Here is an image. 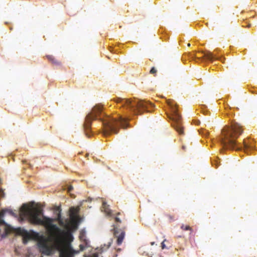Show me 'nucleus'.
Returning <instances> with one entry per match:
<instances>
[{
	"label": "nucleus",
	"instance_id": "1",
	"mask_svg": "<svg viewBox=\"0 0 257 257\" xmlns=\"http://www.w3.org/2000/svg\"><path fill=\"white\" fill-rule=\"evenodd\" d=\"M21 216L28 218L30 222L33 224L44 226L53 235L56 242L62 244L66 238L72 237L69 231H64L59 228L53 223L55 219L43 215V210L40 208H30L24 204L22 207Z\"/></svg>",
	"mask_w": 257,
	"mask_h": 257
},
{
	"label": "nucleus",
	"instance_id": "2",
	"mask_svg": "<svg viewBox=\"0 0 257 257\" xmlns=\"http://www.w3.org/2000/svg\"><path fill=\"white\" fill-rule=\"evenodd\" d=\"M96 119H100L102 122L104 135H108L113 133L117 134L119 126L126 127L127 118L119 116L117 118H114L105 115L102 112V106L97 104L94 106L85 118L84 128L86 136L90 137L88 131L90 128L92 121Z\"/></svg>",
	"mask_w": 257,
	"mask_h": 257
},
{
	"label": "nucleus",
	"instance_id": "3",
	"mask_svg": "<svg viewBox=\"0 0 257 257\" xmlns=\"http://www.w3.org/2000/svg\"><path fill=\"white\" fill-rule=\"evenodd\" d=\"M242 126L237 123H234L230 126H226L222 131L220 142L223 147L230 149H244L247 152L254 147L253 141L244 139L242 144H238L236 140L242 133Z\"/></svg>",
	"mask_w": 257,
	"mask_h": 257
},
{
	"label": "nucleus",
	"instance_id": "4",
	"mask_svg": "<svg viewBox=\"0 0 257 257\" xmlns=\"http://www.w3.org/2000/svg\"><path fill=\"white\" fill-rule=\"evenodd\" d=\"M17 232L23 236V243L26 244L30 239L35 240L37 241L38 247L42 254L49 255L52 253L53 247L49 244L48 238L43 234L33 230L28 232L20 228L17 229Z\"/></svg>",
	"mask_w": 257,
	"mask_h": 257
},
{
	"label": "nucleus",
	"instance_id": "5",
	"mask_svg": "<svg viewBox=\"0 0 257 257\" xmlns=\"http://www.w3.org/2000/svg\"><path fill=\"white\" fill-rule=\"evenodd\" d=\"M119 107H122L130 111L138 114L141 109L147 110L149 107H153L154 105L149 101L139 100L138 99H124L117 98L115 99Z\"/></svg>",
	"mask_w": 257,
	"mask_h": 257
},
{
	"label": "nucleus",
	"instance_id": "6",
	"mask_svg": "<svg viewBox=\"0 0 257 257\" xmlns=\"http://www.w3.org/2000/svg\"><path fill=\"white\" fill-rule=\"evenodd\" d=\"M79 252V250H75L73 249L70 244H67L59 250V257H73L75 254Z\"/></svg>",
	"mask_w": 257,
	"mask_h": 257
},
{
	"label": "nucleus",
	"instance_id": "7",
	"mask_svg": "<svg viewBox=\"0 0 257 257\" xmlns=\"http://www.w3.org/2000/svg\"><path fill=\"white\" fill-rule=\"evenodd\" d=\"M172 119L175 123L174 124V128L175 130L179 133V134H183V130L181 124V116L175 108L173 110Z\"/></svg>",
	"mask_w": 257,
	"mask_h": 257
},
{
	"label": "nucleus",
	"instance_id": "8",
	"mask_svg": "<svg viewBox=\"0 0 257 257\" xmlns=\"http://www.w3.org/2000/svg\"><path fill=\"white\" fill-rule=\"evenodd\" d=\"M114 235L117 238L116 243L117 245H120L124 239L125 232L123 230H118L116 228H114Z\"/></svg>",
	"mask_w": 257,
	"mask_h": 257
},
{
	"label": "nucleus",
	"instance_id": "9",
	"mask_svg": "<svg viewBox=\"0 0 257 257\" xmlns=\"http://www.w3.org/2000/svg\"><path fill=\"white\" fill-rule=\"evenodd\" d=\"M46 57L53 65L59 66L61 64V62L57 60L53 55H48Z\"/></svg>",
	"mask_w": 257,
	"mask_h": 257
},
{
	"label": "nucleus",
	"instance_id": "10",
	"mask_svg": "<svg viewBox=\"0 0 257 257\" xmlns=\"http://www.w3.org/2000/svg\"><path fill=\"white\" fill-rule=\"evenodd\" d=\"M56 211H58V212L57 213V217L55 219V220H57L59 222V223L60 225H61V226L64 225V223L63 219L61 218L60 208L59 207H57Z\"/></svg>",
	"mask_w": 257,
	"mask_h": 257
},
{
	"label": "nucleus",
	"instance_id": "11",
	"mask_svg": "<svg viewBox=\"0 0 257 257\" xmlns=\"http://www.w3.org/2000/svg\"><path fill=\"white\" fill-rule=\"evenodd\" d=\"M102 208L107 215L111 216V211L109 209V206L105 202H103Z\"/></svg>",
	"mask_w": 257,
	"mask_h": 257
},
{
	"label": "nucleus",
	"instance_id": "12",
	"mask_svg": "<svg viewBox=\"0 0 257 257\" xmlns=\"http://www.w3.org/2000/svg\"><path fill=\"white\" fill-rule=\"evenodd\" d=\"M203 57L205 58L207 60L209 61H213L214 59L216 58L215 56L210 52L204 54Z\"/></svg>",
	"mask_w": 257,
	"mask_h": 257
},
{
	"label": "nucleus",
	"instance_id": "13",
	"mask_svg": "<svg viewBox=\"0 0 257 257\" xmlns=\"http://www.w3.org/2000/svg\"><path fill=\"white\" fill-rule=\"evenodd\" d=\"M180 228L183 230L190 231V233L193 231V229H192V227H191L189 225H184V224H182L181 225Z\"/></svg>",
	"mask_w": 257,
	"mask_h": 257
},
{
	"label": "nucleus",
	"instance_id": "14",
	"mask_svg": "<svg viewBox=\"0 0 257 257\" xmlns=\"http://www.w3.org/2000/svg\"><path fill=\"white\" fill-rule=\"evenodd\" d=\"M77 211L74 207H71L70 209V216L72 219H74V216L77 213Z\"/></svg>",
	"mask_w": 257,
	"mask_h": 257
},
{
	"label": "nucleus",
	"instance_id": "15",
	"mask_svg": "<svg viewBox=\"0 0 257 257\" xmlns=\"http://www.w3.org/2000/svg\"><path fill=\"white\" fill-rule=\"evenodd\" d=\"M232 23V22L228 19H224L222 22V25L224 27L229 26Z\"/></svg>",
	"mask_w": 257,
	"mask_h": 257
},
{
	"label": "nucleus",
	"instance_id": "16",
	"mask_svg": "<svg viewBox=\"0 0 257 257\" xmlns=\"http://www.w3.org/2000/svg\"><path fill=\"white\" fill-rule=\"evenodd\" d=\"M157 73V70L154 67H152L150 71V73L151 74H153L154 76H156Z\"/></svg>",
	"mask_w": 257,
	"mask_h": 257
},
{
	"label": "nucleus",
	"instance_id": "17",
	"mask_svg": "<svg viewBox=\"0 0 257 257\" xmlns=\"http://www.w3.org/2000/svg\"><path fill=\"white\" fill-rule=\"evenodd\" d=\"M73 189V187L71 185H70L68 187L67 192L68 193H70L72 191Z\"/></svg>",
	"mask_w": 257,
	"mask_h": 257
},
{
	"label": "nucleus",
	"instance_id": "18",
	"mask_svg": "<svg viewBox=\"0 0 257 257\" xmlns=\"http://www.w3.org/2000/svg\"><path fill=\"white\" fill-rule=\"evenodd\" d=\"M165 241H166V239H165L162 243H161V247L162 249H165L166 248V245L164 243Z\"/></svg>",
	"mask_w": 257,
	"mask_h": 257
},
{
	"label": "nucleus",
	"instance_id": "19",
	"mask_svg": "<svg viewBox=\"0 0 257 257\" xmlns=\"http://www.w3.org/2000/svg\"><path fill=\"white\" fill-rule=\"evenodd\" d=\"M115 221L117 222H121L120 219L117 216L115 217Z\"/></svg>",
	"mask_w": 257,
	"mask_h": 257
},
{
	"label": "nucleus",
	"instance_id": "20",
	"mask_svg": "<svg viewBox=\"0 0 257 257\" xmlns=\"http://www.w3.org/2000/svg\"><path fill=\"white\" fill-rule=\"evenodd\" d=\"M168 217H169V218L170 220H174V217H173V216H171V215H168Z\"/></svg>",
	"mask_w": 257,
	"mask_h": 257
},
{
	"label": "nucleus",
	"instance_id": "21",
	"mask_svg": "<svg viewBox=\"0 0 257 257\" xmlns=\"http://www.w3.org/2000/svg\"><path fill=\"white\" fill-rule=\"evenodd\" d=\"M79 246H80V250L81 251H82V250H83L84 249V246H83V245L80 244V245H79Z\"/></svg>",
	"mask_w": 257,
	"mask_h": 257
},
{
	"label": "nucleus",
	"instance_id": "22",
	"mask_svg": "<svg viewBox=\"0 0 257 257\" xmlns=\"http://www.w3.org/2000/svg\"><path fill=\"white\" fill-rule=\"evenodd\" d=\"M92 257H98V254L97 253H94L92 255Z\"/></svg>",
	"mask_w": 257,
	"mask_h": 257
},
{
	"label": "nucleus",
	"instance_id": "23",
	"mask_svg": "<svg viewBox=\"0 0 257 257\" xmlns=\"http://www.w3.org/2000/svg\"><path fill=\"white\" fill-rule=\"evenodd\" d=\"M193 57H195V58H197V59H199V60H200V59H201V58H202L201 57H198L196 56V55H194V56H193Z\"/></svg>",
	"mask_w": 257,
	"mask_h": 257
},
{
	"label": "nucleus",
	"instance_id": "24",
	"mask_svg": "<svg viewBox=\"0 0 257 257\" xmlns=\"http://www.w3.org/2000/svg\"><path fill=\"white\" fill-rule=\"evenodd\" d=\"M167 103H168V104L169 105H171V103H170V101H169V100H168V101H167Z\"/></svg>",
	"mask_w": 257,
	"mask_h": 257
},
{
	"label": "nucleus",
	"instance_id": "25",
	"mask_svg": "<svg viewBox=\"0 0 257 257\" xmlns=\"http://www.w3.org/2000/svg\"><path fill=\"white\" fill-rule=\"evenodd\" d=\"M154 244H155V242H151V244L152 245H153Z\"/></svg>",
	"mask_w": 257,
	"mask_h": 257
},
{
	"label": "nucleus",
	"instance_id": "26",
	"mask_svg": "<svg viewBox=\"0 0 257 257\" xmlns=\"http://www.w3.org/2000/svg\"><path fill=\"white\" fill-rule=\"evenodd\" d=\"M182 149H183V150H185V147L184 145L182 146Z\"/></svg>",
	"mask_w": 257,
	"mask_h": 257
},
{
	"label": "nucleus",
	"instance_id": "27",
	"mask_svg": "<svg viewBox=\"0 0 257 257\" xmlns=\"http://www.w3.org/2000/svg\"><path fill=\"white\" fill-rule=\"evenodd\" d=\"M120 213L119 212H118V213H117V214H116L117 216H118V215H120Z\"/></svg>",
	"mask_w": 257,
	"mask_h": 257
},
{
	"label": "nucleus",
	"instance_id": "28",
	"mask_svg": "<svg viewBox=\"0 0 257 257\" xmlns=\"http://www.w3.org/2000/svg\"><path fill=\"white\" fill-rule=\"evenodd\" d=\"M187 46H188V47H189V46H190V43H188V44H187Z\"/></svg>",
	"mask_w": 257,
	"mask_h": 257
},
{
	"label": "nucleus",
	"instance_id": "29",
	"mask_svg": "<svg viewBox=\"0 0 257 257\" xmlns=\"http://www.w3.org/2000/svg\"><path fill=\"white\" fill-rule=\"evenodd\" d=\"M248 27H250V24H248V26H247Z\"/></svg>",
	"mask_w": 257,
	"mask_h": 257
},
{
	"label": "nucleus",
	"instance_id": "30",
	"mask_svg": "<svg viewBox=\"0 0 257 257\" xmlns=\"http://www.w3.org/2000/svg\"><path fill=\"white\" fill-rule=\"evenodd\" d=\"M1 192H2V193H3V190H1Z\"/></svg>",
	"mask_w": 257,
	"mask_h": 257
},
{
	"label": "nucleus",
	"instance_id": "31",
	"mask_svg": "<svg viewBox=\"0 0 257 257\" xmlns=\"http://www.w3.org/2000/svg\"><path fill=\"white\" fill-rule=\"evenodd\" d=\"M14 216H15V217H16V216H17V215H14Z\"/></svg>",
	"mask_w": 257,
	"mask_h": 257
},
{
	"label": "nucleus",
	"instance_id": "32",
	"mask_svg": "<svg viewBox=\"0 0 257 257\" xmlns=\"http://www.w3.org/2000/svg\"><path fill=\"white\" fill-rule=\"evenodd\" d=\"M41 257H43V256H41Z\"/></svg>",
	"mask_w": 257,
	"mask_h": 257
}]
</instances>
